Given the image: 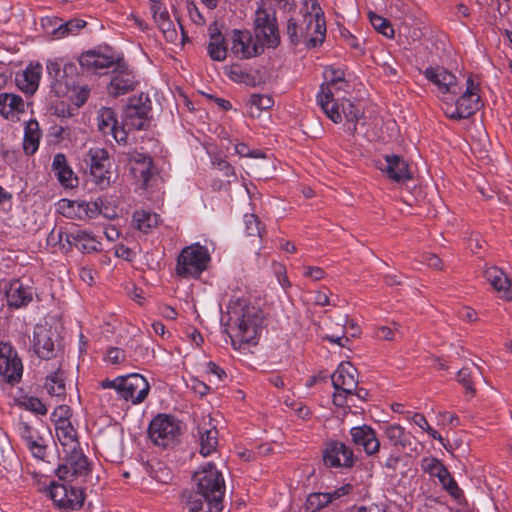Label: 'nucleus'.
I'll use <instances>...</instances> for the list:
<instances>
[{
    "label": "nucleus",
    "instance_id": "1",
    "mask_svg": "<svg viewBox=\"0 0 512 512\" xmlns=\"http://www.w3.org/2000/svg\"><path fill=\"white\" fill-rule=\"evenodd\" d=\"M255 37L248 30L232 31L231 52L238 59H250L263 51V46L274 48L280 43L275 13L263 7L255 12Z\"/></svg>",
    "mask_w": 512,
    "mask_h": 512
},
{
    "label": "nucleus",
    "instance_id": "2",
    "mask_svg": "<svg viewBox=\"0 0 512 512\" xmlns=\"http://www.w3.org/2000/svg\"><path fill=\"white\" fill-rule=\"evenodd\" d=\"M306 10L300 18L287 21L286 35L292 45L304 44L307 48H316L325 40L326 23L324 12L317 0H305Z\"/></svg>",
    "mask_w": 512,
    "mask_h": 512
},
{
    "label": "nucleus",
    "instance_id": "3",
    "mask_svg": "<svg viewBox=\"0 0 512 512\" xmlns=\"http://www.w3.org/2000/svg\"><path fill=\"white\" fill-rule=\"evenodd\" d=\"M229 321L232 329V343L239 349L245 345L257 343L262 322L263 312L242 298L230 299L228 306Z\"/></svg>",
    "mask_w": 512,
    "mask_h": 512
},
{
    "label": "nucleus",
    "instance_id": "4",
    "mask_svg": "<svg viewBox=\"0 0 512 512\" xmlns=\"http://www.w3.org/2000/svg\"><path fill=\"white\" fill-rule=\"evenodd\" d=\"M46 68L51 78V89L57 97H65L77 107L88 100L90 89L87 85L79 83L77 66L74 63L49 60Z\"/></svg>",
    "mask_w": 512,
    "mask_h": 512
},
{
    "label": "nucleus",
    "instance_id": "5",
    "mask_svg": "<svg viewBox=\"0 0 512 512\" xmlns=\"http://www.w3.org/2000/svg\"><path fill=\"white\" fill-rule=\"evenodd\" d=\"M209 262L208 249L199 243H193L181 250L175 272L181 278H198L207 269Z\"/></svg>",
    "mask_w": 512,
    "mask_h": 512
},
{
    "label": "nucleus",
    "instance_id": "6",
    "mask_svg": "<svg viewBox=\"0 0 512 512\" xmlns=\"http://www.w3.org/2000/svg\"><path fill=\"white\" fill-rule=\"evenodd\" d=\"M454 106L447 107L445 114L450 119H466L474 115L481 107L480 85L469 76L458 93Z\"/></svg>",
    "mask_w": 512,
    "mask_h": 512
},
{
    "label": "nucleus",
    "instance_id": "7",
    "mask_svg": "<svg viewBox=\"0 0 512 512\" xmlns=\"http://www.w3.org/2000/svg\"><path fill=\"white\" fill-rule=\"evenodd\" d=\"M151 441L160 447L167 448L176 445L181 435V423L173 416L158 414L148 428Z\"/></svg>",
    "mask_w": 512,
    "mask_h": 512
},
{
    "label": "nucleus",
    "instance_id": "8",
    "mask_svg": "<svg viewBox=\"0 0 512 512\" xmlns=\"http://www.w3.org/2000/svg\"><path fill=\"white\" fill-rule=\"evenodd\" d=\"M351 89V84L346 79L344 85L337 84H321L317 93V103L325 113V115L334 123L342 122L341 113L339 111V101L345 99V95Z\"/></svg>",
    "mask_w": 512,
    "mask_h": 512
},
{
    "label": "nucleus",
    "instance_id": "9",
    "mask_svg": "<svg viewBox=\"0 0 512 512\" xmlns=\"http://www.w3.org/2000/svg\"><path fill=\"white\" fill-rule=\"evenodd\" d=\"M194 481L198 492L207 495L209 498H216L218 502L223 504L225 482L222 473L214 464L203 465L194 474Z\"/></svg>",
    "mask_w": 512,
    "mask_h": 512
},
{
    "label": "nucleus",
    "instance_id": "10",
    "mask_svg": "<svg viewBox=\"0 0 512 512\" xmlns=\"http://www.w3.org/2000/svg\"><path fill=\"white\" fill-rule=\"evenodd\" d=\"M32 347L34 353L43 360L56 358L61 351L60 337L55 329L47 324H37L33 330Z\"/></svg>",
    "mask_w": 512,
    "mask_h": 512
},
{
    "label": "nucleus",
    "instance_id": "11",
    "mask_svg": "<svg viewBox=\"0 0 512 512\" xmlns=\"http://www.w3.org/2000/svg\"><path fill=\"white\" fill-rule=\"evenodd\" d=\"M152 101L148 94L129 99L123 113V127L145 128L151 125Z\"/></svg>",
    "mask_w": 512,
    "mask_h": 512
},
{
    "label": "nucleus",
    "instance_id": "12",
    "mask_svg": "<svg viewBox=\"0 0 512 512\" xmlns=\"http://www.w3.org/2000/svg\"><path fill=\"white\" fill-rule=\"evenodd\" d=\"M85 162L89 165L90 175L100 189H105L111 184V163L108 153L103 148H90Z\"/></svg>",
    "mask_w": 512,
    "mask_h": 512
},
{
    "label": "nucleus",
    "instance_id": "13",
    "mask_svg": "<svg viewBox=\"0 0 512 512\" xmlns=\"http://www.w3.org/2000/svg\"><path fill=\"white\" fill-rule=\"evenodd\" d=\"M332 384L337 393L334 403L343 405L342 394L352 395L358 386L357 369L349 362L341 363L331 376Z\"/></svg>",
    "mask_w": 512,
    "mask_h": 512
},
{
    "label": "nucleus",
    "instance_id": "14",
    "mask_svg": "<svg viewBox=\"0 0 512 512\" xmlns=\"http://www.w3.org/2000/svg\"><path fill=\"white\" fill-rule=\"evenodd\" d=\"M49 495L58 508L67 511L78 510L84 502L82 490L66 483L52 482Z\"/></svg>",
    "mask_w": 512,
    "mask_h": 512
},
{
    "label": "nucleus",
    "instance_id": "15",
    "mask_svg": "<svg viewBox=\"0 0 512 512\" xmlns=\"http://www.w3.org/2000/svg\"><path fill=\"white\" fill-rule=\"evenodd\" d=\"M137 84L134 71L120 59L111 72L107 90L111 96L118 97L133 91Z\"/></svg>",
    "mask_w": 512,
    "mask_h": 512
},
{
    "label": "nucleus",
    "instance_id": "16",
    "mask_svg": "<svg viewBox=\"0 0 512 512\" xmlns=\"http://www.w3.org/2000/svg\"><path fill=\"white\" fill-rule=\"evenodd\" d=\"M425 78L436 86L440 94L457 96L462 90V83L444 67L429 66L423 71Z\"/></svg>",
    "mask_w": 512,
    "mask_h": 512
},
{
    "label": "nucleus",
    "instance_id": "17",
    "mask_svg": "<svg viewBox=\"0 0 512 512\" xmlns=\"http://www.w3.org/2000/svg\"><path fill=\"white\" fill-rule=\"evenodd\" d=\"M376 166L389 180L396 183L407 182L413 177L407 161L397 154H385L382 160L376 161Z\"/></svg>",
    "mask_w": 512,
    "mask_h": 512
},
{
    "label": "nucleus",
    "instance_id": "18",
    "mask_svg": "<svg viewBox=\"0 0 512 512\" xmlns=\"http://www.w3.org/2000/svg\"><path fill=\"white\" fill-rule=\"evenodd\" d=\"M149 390L150 385L146 378L138 373H133L123 377L119 396L123 400L137 405L147 398Z\"/></svg>",
    "mask_w": 512,
    "mask_h": 512
},
{
    "label": "nucleus",
    "instance_id": "19",
    "mask_svg": "<svg viewBox=\"0 0 512 512\" xmlns=\"http://www.w3.org/2000/svg\"><path fill=\"white\" fill-rule=\"evenodd\" d=\"M23 373V365L11 344L0 343V375L9 383L18 382Z\"/></svg>",
    "mask_w": 512,
    "mask_h": 512
},
{
    "label": "nucleus",
    "instance_id": "20",
    "mask_svg": "<svg viewBox=\"0 0 512 512\" xmlns=\"http://www.w3.org/2000/svg\"><path fill=\"white\" fill-rule=\"evenodd\" d=\"M64 463L57 469L59 479L65 480L74 476H85L89 472V463L80 447L71 451H63Z\"/></svg>",
    "mask_w": 512,
    "mask_h": 512
},
{
    "label": "nucleus",
    "instance_id": "21",
    "mask_svg": "<svg viewBox=\"0 0 512 512\" xmlns=\"http://www.w3.org/2000/svg\"><path fill=\"white\" fill-rule=\"evenodd\" d=\"M353 451L340 441H329L323 450V461L326 467L349 468L354 464Z\"/></svg>",
    "mask_w": 512,
    "mask_h": 512
},
{
    "label": "nucleus",
    "instance_id": "22",
    "mask_svg": "<svg viewBox=\"0 0 512 512\" xmlns=\"http://www.w3.org/2000/svg\"><path fill=\"white\" fill-rule=\"evenodd\" d=\"M58 207L63 216L77 220L94 219L101 213L96 202L61 199Z\"/></svg>",
    "mask_w": 512,
    "mask_h": 512
},
{
    "label": "nucleus",
    "instance_id": "23",
    "mask_svg": "<svg viewBox=\"0 0 512 512\" xmlns=\"http://www.w3.org/2000/svg\"><path fill=\"white\" fill-rule=\"evenodd\" d=\"M59 241H65L68 246L77 248L82 253L98 252L102 249L101 242L95 235L85 230L59 232Z\"/></svg>",
    "mask_w": 512,
    "mask_h": 512
},
{
    "label": "nucleus",
    "instance_id": "24",
    "mask_svg": "<svg viewBox=\"0 0 512 512\" xmlns=\"http://www.w3.org/2000/svg\"><path fill=\"white\" fill-rule=\"evenodd\" d=\"M120 58L110 49L89 50L81 54L79 64L82 68L98 72L102 69L115 66Z\"/></svg>",
    "mask_w": 512,
    "mask_h": 512
},
{
    "label": "nucleus",
    "instance_id": "25",
    "mask_svg": "<svg viewBox=\"0 0 512 512\" xmlns=\"http://www.w3.org/2000/svg\"><path fill=\"white\" fill-rule=\"evenodd\" d=\"M35 294L33 286L20 279H14L6 287L7 304L11 308L26 307L32 302Z\"/></svg>",
    "mask_w": 512,
    "mask_h": 512
},
{
    "label": "nucleus",
    "instance_id": "26",
    "mask_svg": "<svg viewBox=\"0 0 512 512\" xmlns=\"http://www.w3.org/2000/svg\"><path fill=\"white\" fill-rule=\"evenodd\" d=\"M352 443L362 448L367 456H373L380 450V441L375 430L368 425L355 426L350 429Z\"/></svg>",
    "mask_w": 512,
    "mask_h": 512
},
{
    "label": "nucleus",
    "instance_id": "27",
    "mask_svg": "<svg viewBox=\"0 0 512 512\" xmlns=\"http://www.w3.org/2000/svg\"><path fill=\"white\" fill-rule=\"evenodd\" d=\"M182 498L188 512H221L223 509V504L216 498H209L198 491L184 492Z\"/></svg>",
    "mask_w": 512,
    "mask_h": 512
},
{
    "label": "nucleus",
    "instance_id": "28",
    "mask_svg": "<svg viewBox=\"0 0 512 512\" xmlns=\"http://www.w3.org/2000/svg\"><path fill=\"white\" fill-rule=\"evenodd\" d=\"M197 437L200 444V453L209 456L216 451L218 445V430L212 419L203 417L197 425Z\"/></svg>",
    "mask_w": 512,
    "mask_h": 512
},
{
    "label": "nucleus",
    "instance_id": "29",
    "mask_svg": "<svg viewBox=\"0 0 512 512\" xmlns=\"http://www.w3.org/2000/svg\"><path fill=\"white\" fill-rule=\"evenodd\" d=\"M130 161L131 172L136 179L142 181V188L149 187L153 177L152 158L146 154L135 152L131 155Z\"/></svg>",
    "mask_w": 512,
    "mask_h": 512
},
{
    "label": "nucleus",
    "instance_id": "30",
    "mask_svg": "<svg viewBox=\"0 0 512 512\" xmlns=\"http://www.w3.org/2000/svg\"><path fill=\"white\" fill-rule=\"evenodd\" d=\"M42 75V66L39 63L30 64L26 69L16 77L17 87L25 94H34L40 83Z\"/></svg>",
    "mask_w": 512,
    "mask_h": 512
},
{
    "label": "nucleus",
    "instance_id": "31",
    "mask_svg": "<svg viewBox=\"0 0 512 512\" xmlns=\"http://www.w3.org/2000/svg\"><path fill=\"white\" fill-rule=\"evenodd\" d=\"M485 279L491 284L500 297L510 301L512 300L511 282L507 275L497 267H488L484 271Z\"/></svg>",
    "mask_w": 512,
    "mask_h": 512
},
{
    "label": "nucleus",
    "instance_id": "32",
    "mask_svg": "<svg viewBox=\"0 0 512 512\" xmlns=\"http://www.w3.org/2000/svg\"><path fill=\"white\" fill-rule=\"evenodd\" d=\"M55 432L63 451H71L79 446L76 431L69 419L60 417L55 422Z\"/></svg>",
    "mask_w": 512,
    "mask_h": 512
},
{
    "label": "nucleus",
    "instance_id": "33",
    "mask_svg": "<svg viewBox=\"0 0 512 512\" xmlns=\"http://www.w3.org/2000/svg\"><path fill=\"white\" fill-rule=\"evenodd\" d=\"M25 112L23 99L13 93H0V114L6 119H19V115Z\"/></svg>",
    "mask_w": 512,
    "mask_h": 512
},
{
    "label": "nucleus",
    "instance_id": "34",
    "mask_svg": "<svg viewBox=\"0 0 512 512\" xmlns=\"http://www.w3.org/2000/svg\"><path fill=\"white\" fill-rule=\"evenodd\" d=\"M52 171L64 187L72 188L77 184V177L69 166L64 154L58 153L54 156Z\"/></svg>",
    "mask_w": 512,
    "mask_h": 512
},
{
    "label": "nucleus",
    "instance_id": "35",
    "mask_svg": "<svg viewBox=\"0 0 512 512\" xmlns=\"http://www.w3.org/2000/svg\"><path fill=\"white\" fill-rule=\"evenodd\" d=\"M209 31L210 39L207 47L208 55L213 61H224L227 56V45L225 38L217 27L213 28L211 26Z\"/></svg>",
    "mask_w": 512,
    "mask_h": 512
},
{
    "label": "nucleus",
    "instance_id": "36",
    "mask_svg": "<svg viewBox=\"0 0 512 512\" xmlns=\"http://www.w3.org/2000/svg\"><path fill=\"white\" fill-rule=\"evenodd\" d=\"M133 222L136 228L143 232L148 233L151 229L155 228L159 223V216L146 210H138L133 214Z\"/></svg>",
    "mask_w": 512,
    "mask_h": 512
},
{
    "label": "nucleus",
    "instance_id": "37",
    "mask_svg": "<svg viewBox=\"0 0 512 512\" xmlns=\"http://www.w3.org/2000/svg\"><path fill=\"white\" fill-rule=\"evenodd\" d=\"M45 388L49 395L54 397H62L65 395V380L64 373L62 370L58 369L52 373H50L46 377Z\"/></svg>",
    "mask_w": 512,
    "mask_h": 512
},
{
    "label": "nucleus",
    "instance_id": "38",
    "mask_svg": "<svg viewBox=\"0 0 512 512\" xmlns=\"http://www.w3.org/2000/svg\"><path fill=\"white\" fill-rule=\"evenodd\" d=\"M86 26V21L82 19H73L67 22H62L53 28L52 36L56 39H62L69 35H76L82 28Z\"/></svg>",
    "mask_w": 512,
    "mask_h": 512
},
{
    "label": "nucleus",
    "instance_id": "39",
    "mask_svg": "<svg viewBox=\"0 0 512 512\" xmlns=\"http://www.w3.org/2000/svg\"><path fill=\"white\" fill-rule=\"evenodd\" d=\"M98 128H124L119 126L117 113L113 108L102 107L97 111Z\"/></svg>",
    "mask_w": 512,
    "mask_h": 512
},
{
    "label": "nucleus",
    "instance_id": "40",
    "mask_svg": "<svg viewBox=\"0 0 512 512\" xmlns=\"http://www.w3.org/2000/svg\"><path fill=\"white\" fill-rule=\"evenodd\" d=\"M385 437L395 447L404 448L407 444L405 429L399 424H391L384 428Z\"/></svg>",
    "mask_w": 512,
    "mask_h": 512
},
{
    "label": "nucleus",
    "instance_id": "41",
    "mask_svg": "<svg viewBox=\"0 0 512 512\" xmlns=\"http://www.w3.org/2000/svg\"><path fill=\"white\" fill-rule=\"evenodd\" d=\"M369 21L373 28L387 38L394 37V29L390 21L374 12L368 13Z\"/></svg>",
    "mask_w": 512,
    "mask_h": 512
},
{
    "label": "nucleus",
    "instance_id": "42",
    "mask_svg": "<svg viewBox=\"0 0 512 512\" xmlns=\"http://www.w3.org/2000/svg\"><path fill=\"white\" fill-rule=\"evenodd\" d=\"M339 111L342 119L345 118L348 123H355L362 115L361 109L348 99L339 101Z\"/></svg>",
    "mask_w": 512,
    "mask_h": 512
},
{
    "label": "nucleus",
    "instance_id": "43",
    "mask_svg": "<svg viewBox=\"0 0 512 512\" xmlns=\"http://www.w3.org/2000/svg\"><path fill=\"white\" fill-rule=\"evenodd\" d=\"M442 488L455 500H459L463 497V491L458 486L455 479L451 476L448 469L437 478Z\"/></svg>",
    "mask_w": 512,
    "mask_h": 512
},
{
    "label": "nucleus",
    "instance_id": "44",
    "mask_svg": "<svg viewBox=\"0 0 512 512\" xmlns=\"http://www.w3.org/2000/svg\"><path fill=\"white\" fill-rule=\"evenodd\" d=\"M18 406L25 410L31 411L38 415H45L47 413L46 406L42 401L34 396L24 395L17 400Z\"/></svg>",
    "mask_w": 512,
    "mask_h": 512
},
{
    "label": "nucleus",
    "instance_id": "45",
    "mask_svg": "<svg viewBox=\"0 0 512 512\" xmlns=\"http://www.w3.org/2000/svg\"><path fill=\"white\" fill-rule=\"evenodd\" d=\"M41 136V130H24L23 150L26 155H33L37 152Z\"/></svg>",
    "mask_w": 512,
    "mask_h": 512
},
{
    "label": "nucleus",
    "instance_id": "46",
    "mask_svg": "<svg viewBox=\"0 0 512 512\" xmlns=\"http://www.w3.org/2000/svg\"><path fill=\"white\" fill-rule=\"evenodd\" d=\"M331 503L327 492H317L308 495L305 503V510L319 511Z\"/></svg>",
    "mask_w": 512,
    "mask_h": 512
},
{
    "label": "nucleus",
    "instance_id": "47",
    "mask_svg": "<svg viewBox=\"0 0 512 512\" xmlns=\"http://www.w3.org/2000/svg\"><path fill=\"white\" fill-rule=\"evenodd\" d=\"M422 470L432 477H440L447 468L445 465L435 457H426L421 461Z\"/></svg>",
    "mask_w": 512,
    "mask_h": 512
},
{
    "label": "nucleus",
    "instance_id": "48",
    "mask_svg": "<svg viewBox=\"0 0 512 512\" xmlns=\"http://www.w3.org/2000/svg\"><path fill=\"white\" fill-rule=\"evenodd\" d=\"M324 82L322 84H337L340 83L344 85V80H346L345 70L341 67L335 66H327L323 71Z\"/></svg>",
    "mask_w": 512,
    "mask_h": 512
},
{
    "label": "nucleus",
    "instance_id": "49",
    "mask_svg": "<svg viewBox=\"0 0 512 512\" xmlns=\"http://www.w3.org/2000/svg\"><path fill=\"white\" fill-rule=\"evenodd\" d=\"M411 421H412V423L417 425L420 429L425 431L431 438H433V439L439 441L441 444H443V442H444L443 437L429 425L427 419L425 418V416L423 414L415 413L411 417Z\"/></svg>",
    "mask_w": 512,
    "mask_h": 512
},
{
    "label": "nucleus",
    "instance_id": "50",
    "mask_svg": "<svg viewBox=\"0 0 512 512\" xmlns=\"http://www.w3.org/2000/svg\"><path fill=\"white\" fill-rule=\"evenodd\" d=\"M151 477L159 483L167 484L173 479V473L162 463H157L156 466L152 467Z\"/></svg>",
    "mask_w": 512,
    "mask_h": 512
},
{
    "label": "nucleus",
    "instance_id": "51",
    "mask_svg": "<svg viewBox=\"0 0 512 512\" xmlns=\"http://www.w3.org/2000/svg\"><path fill=\"white\" fill-rule=\"evenodd\" d=\"M457 380L461 385H463L467 393H470L471 395L475 394L476 390L473 386L472 372L469 368L464 367L460 369L457 373Z\"/></svg>",
    "mask_w": 512,
    "mask_h": 512
},
{
    "label": "nucleus",
    "instance_id": "52",
    "mask_svg": "<svg viewBox=\"0 0 512 512\" xmlns=\"http://www.w3.org/2000/svg\"><path fill=\"white\" fill-rule=\"evenodd\" d=\"M245 231L249 236L262 237V230L260 228V222L254 214H246L244 216Z\"/></svg>",
    "mask_w": 512,
    "mask_h": 512
},
{
    "label": "nucleus",
    "instance_id": "53",
    "mask_svg": "<svg viewBox=\"0 0 512 512\" xmlns=\"http://www.w3.org/2000/svg\"><path fill=\"white\" fill-rule=\"evenodd\" d=\"M16 432L23 441L29 440L39 434L28 422L21 419L16 423Z\"/></svg>",
    "mask_w": 512,
    "mask_h": 512
},
{
    "label": "nucleus",
    "instance_id": "54",
    "mask_svg": "<svg viewBox=\"0 0 512 512\" xmlns=\"http://www.w3.org/2000/svg\"><path fill=\"white\" fill-rule=\"evenodd\" d=\"M272 269L281 287L284 289L289 288L291 286V283L287 277L285 266L282 265L281 263L273 262Z\"/></svg>",
    "mask_w": 512,
    "mask_h": 512
},
{
    "label": "nucleus",
    "instance_id": "55",
    "mask_svg": "<svg viewBox=\"0 0 512 512\" xmlns=\"http://www.w3.org/2000/svg\"><path fill=\"white\" fill-rule=\"evenodd\" d=\"M354 488L355 487L353 484L345 483L342 486L336 488L334 491L327 492V493H328V496L331 498V503H332L336 500H340L346 496L351 495L354 491Z\"/></svg>",
    "mask_w": 512,
    "mask_h": 512
},
{
    "label": "nucleus",
    "instance_id": "56",
    "mask_svg": "<svg viewBox=\"0 0 512 512\" xmlns=\"http://www.w3.org/2000/svg\"><path fill=\"white\" fill-rule=\"evenodd\" d=\"M251 103L259 110H267L273 106L274 100L268 95H252Z\"/></svg>",
    "mask_w": 512,
    "mask_h": 512
},
{
    "label": "nucleus",
    "instance_id": "57",
    "mask_svg": "<svg viewBox=\"0 0 512 512\" xmlns=\"http://www.w3.org/2000/svg\"><path fill=\"white\" fill-rule=\"evenodd\" d=\"M106 359L111 364H119L125 360V352L118 347H111L107 350Z\"/></svg>",
    "mask_w": 512,
    "mask_h": 512
},
{
    "label": "nucleus",
    "instance_id": "58",
    "mask_svg": "<svg viewBox=\"0 0 512 512\" xmlns=\"http://www.w3.org/2000/svg\"><path fill=\"white\" fill-rule=\"evenodd\" d=\"M206 372L209 375L216 377L218 381H223L227 377V374L224 371V369H222L221 367H219L216 363H214L212 361H210L206 364Z\"/></svg>",
    "mask_w": 512,
    "mask_h": 512
},
{
    "label": "nucleus",
    "instance_id": "59",
    "mask_svg": "<svg viewBox=\"0 0 512 512\" xmlns=\"http://www.w3.org/2000/svg\"><path fill=\"white\" fill-rule=\"evenodd\" d=\"M330 291L326 288L325 290H319L315 292L314 303L318 306H329L334 305L330 300Z\"/></svg>",
    "mask_w": 512,
    "mask_h": 512
},
{
    "label": "nucleus",
    "instance_id": "60",
    "mask_svg": "<svg viewBox=\"0 0 512 512\" xmlns=\"http://www.w3.org/2000/svg\"><path fill=\"white\" fill-rule=\"evenodd\" d=\"M394 326V329L387 326L379 327L376 331L377 338L381 340H393L395 337V332L398 330L397 325L394 324Z\"/></svg>",
    "mask_w": 512,
    "mask_h": 512
},
{
    "label": "nucleus",
    "instance_id": "61",
    "mask_svg": "<svg viewBox=\"0 0 512 512\" xmlns=\"http://www.w3.org/2000/svg\"><path fill=\"white\" fill-rule=\"evenodd\" d=\"M325 272L320 267L309 266L305 268L304 276L313 279L314 281L321 280L325 277Z\"/></svg>",
    "mask_w": 512,
    "mask_h": 512
},
{
    "label": "nucleus",
    "instance_id": "62",
    "mask_svg": "<svg viewBox=\"0 0 512 512\" xmlns=\"http://www.w3.org/2000/svg\"><path fill=\"white\" fill-rule=\"evenodd\" d=\"M60 20L57 17H44L41 19V25L47 34L52 35L53 28L60 24Z\"/></svg>",
    "mask_w": 512,
    "mask_h": 512
},
{
    "label": "nucleus",
    "instance_id": "63",
    "mask_svg": "<svg viewBox=\"0 0 512 512\" xmlns=\"http://www.w3.org/2000/svg\"><path fill=\"white\" fill-rule=\"evenodd\" d=\"M123 377L124 376H119L113 380L105 379L100 383V386L103 389H114L117 392V394L119 395Z\"/></svg>",
    "mask_w": 512,
    "mask_h": 512
},
{
    "label": "nucleus",
    "instance_id": "64",
    "mask_svg": "<svg viewBox=\"0 0 512 512\" xmlns=\"http://www.w3.org/2000/svg\"><path fill=\"white\" fill-rule=\"evenodd\" d=\"M158 26L161 29V31L166 35V38L172 39L174 36H176V31L173 27V22L171 21L170 18L164 21H159Z\"/></svg>",
    "mask_w": 512,
    "mask_h": 512
}]
</instances>
